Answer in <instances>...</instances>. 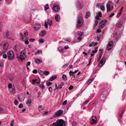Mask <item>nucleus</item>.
I'll list each match as a JSON object with an SVG mask.
<instances>
[{"label": "nucleus", "mask_w": 126, "mask_h": 126, "mask_svg": "<svg viewBox=\"0 0 126 126\" xmlns=\"http://www.w3.org/2000/svg\"><path fill=\"white\" fill-rule=\"evenodd\" d=\"M65 123L63 120L60 119L56 120V122L53 123L50 126H65Z\"/></svg>", "instance_id": "f257e3e1"}, {"label": "nucleus", "mask_w": 126, "mask_h": 126, "mask_svg": "<svg viewBox=\"0 0 126 126\" xmlns=\"http://www.w3.org/2000/svg\"><path fill=\"white\" fill-rule=\"evenodd\" d=\"M8 58L9 60H13L15 57V54L11 50L8 51L7 53Z\"/></svg>", "instance_id": "f03ea898"}, {"label": "nucleus", "mask_w": 126, "mask_h": 126, "mask_svg": "<svg viewBox=\"0 0 126 126\" xmlns=\"http://www.w3.org/2000/svg\"><path fill=\"white\" fill-rule=\"evenodd\" d=\"M77 23L76 26L77 28L79 27L82 26L83 23V20L82 17H78Z\"/></svg>", "instance_id": "7ed1b4c3"}, {"label": "nucleus", "mask_w": 126, "mask_h": 126, "mask_svg": "<svg viewBox=\"0 0 126 126\" xmlns=\"http://www.w3.org/2000/svg\"><path fill=\"white\" fill-rule=\"evenodd\" d=\"M26 51L25 49H24L21 51L20 52V55L18 57V59L21 60H24L25 58L24 56H25Z\"/></svg>", "instance_id": "20e7f679"}, {"label": "nucleus", "mask_w": 126, "mask_h": 126, "mask_svg": "<svg viewBox=\"0 0 126 126\" xmlns=\"http://www.w3.org/2000/svg\"><path fill=\"white\" fill-rule=\"evenodd\" d=\"M0 46L3 48L4 50H6L7 49L8 47V43L4 41L2 42L1 44H0Z\"/></svg>", "instance_id": "39448f33"}, {"label": "nucleus", "mask_w": 126, "mask_h": 126, "mask_svg": "<svg viewBox=\"0 0 126 126\" xmlns=\"http://www.w3.org/2000/svg\"><path fill=\"white\" fill-rule=\"evenodd\" d=\"M105 57L104 56L100 61L98 64V66L99 67H101L104 64L105 62Z\"/></svg>", "instance_id": "423d86ee"}, {"label": "nucleus", "mask_w": 126, "mask_h": 126, "mask_svg": "<svg viewBox=\"0 0 126 126\" xmlns=\"http://www.w3.org/2000/svg\"><path fill=\"white\" fill-rule=\"evenodd\" d=\"M113 41H110L108 44L107 49L108 50H110L112 48L113 46Z\"/></svg>", "instance_id": "0eeeda50"}, {"label": "nucleus", "mask_w": 126, "mask_h": 126, "mask_svg": "<svg viewBox=\"0 0 126 126\" xmlns=\"http://www.w3.org/2000/svg\"><path fill=\"white\" fill-rule=\"evenodd\" d=\"M60 9L59 5L57 4H55L52 8L53 10L55 12H58Z\"/></svg>", "instance_id": "6e6552de"}, {"label": "nucleus", "mask_w": 126, "mask_h": 126, "mask_svg": "<svg viewBox=\"0 0 126 126\" xmlns=\"http://www.w3.org/2000/svg\"><path fill=\"white\" fill-rule=\"evenodd\" d=\"M97 122V120L96 117L95 116H93L92 118V119L90 120V123L91 125L96 123Z\"/></svg>", "instance_id": "1a4fd4ad"}, {"label": "nucleus", "mask_w": 126, "mask_h": 126, "mask_svg": "<svg viewBox=\"0 0 126 126\" xmlns=\"http://www.w3.org/2000/svg\"><path fill=\"white\" fill-rule=\"evenodd\" d=\"M34 30L35 31H37L39 30L41 28V26L40 24L38 23H36L33 25Z\"/></svg>", "instance_id": "9d476101"}, {"label": "nucleus", "mask_w": 126, "mask_h": 126, "mask_svg": "<svg viewBox=\"0 0 126 126\" xmlns=\"http://www.w3.org/2000/svg\"><path fill=\"white\" fill-rule=\"evenodd\" d=\"M107 22V21L106 20H102L100 23V27L101 28H103L104 26L106 23Z\"/></svg>", "instance_id": "9b49d317"}, {"label": "nucleus", "mask_w": 126, "mask_h": 126, "mask_svg": "<svg viewBox=\"0 0 126 126\" xmlns=\"http://www.w3.org/2000/svg\"><path fill=\"white\" fill-rule=\"evenodd\" d=\"M63 110H60L57 111L55 113L56 117H57L63 114Z\"/></svg>", "instance_id": "f8f14e48"}, {"label": "nucleus", "mask_w": 126, "mask_h": 126, "mask_svg": "<svg viewBox=\"0 0 126 126\" xmlns=\"http://www.w3.org/2000/svg\"><path fill=\"white\" fill-rule=\"evenodd\" d=\"M23 31H21V32H20V38L21 40L22 41H23V40L25 38L26 39L27 37L24 36L22 34V32H23Z\"/></svg>", "instance_id": "ddd939ff"}, {"label": "nucleus", "mask_w": 126, "mask_h": 126, "mask_svg": "<svg viewBox=\"0 0 126 126\" xmlns=\"http://www.w3.org/2000/svg\"><path fill=\"white\" fill-rule=\"evenodd\" d=\"M55 18L57 22H58L60 21V16L59 15H56L55 17Z\"/></svg>", "instance_id": "4468645a"}, {"label": "nucleus", "mask_w": 126, "mask_h": 126, "mask_svg": "<svg viewBox=\"0 0 126 126\" xmlns=\"http://www.w3.org/2000/svg\"><path fill=\"white\" fill-rule=\"evenodd\" d=\"M107 12L110 10V3H108L106 5Z\"/></svg>", "instance_id": "2eb2a0df"}, {"label": "nucleus", "mask_w": 126, "mask_h": 126, "mask_svg": "<svg viewBox=\"0 0 126 126\" xmlns=\"http://www.w3.org/2000/svg\"><path fill=\"white\" fill-rule=\"evenodd\" d=\"M34 61L36 63L38 64H40L42 62L41 60L37 58L35 59L34 60Z\"/></svg>", "instance_id": "dca6fc26"}, {"label": "nucleus", "mask_w": 126, "mask_h": 126, "mask_svg": "<svg viewBox=\"0 0 126 126\" xmlns=\"http://www.w3.org/2000/svg\"><path fill=\"white\" fill-rule=\"evenodd\" d=\"M44 107L42 105H40L38 106V110L39 111H40L44 110Z\"/></svg>", "instance_id": "f3484780"}, {"label": "nucleus", "mask_w": 126, "mask_h": 126, "mask_svg": "<svg viewBox=\"0 0 126 126\" xmlns=\"http://www.w3.org/2000/svg\"><path fill=\"white\" fill-rule=\"evenodd\" d=\"M46 34V31L45 30H42L39 34L40 36H42Z\"/></svg>", "instance_id": "a211bd4d"}, {"label": "nucleus", "mask_w": 126, "mask_h": 126, "mask_svg": "<svg viewBox=\"0 0 126 126\" xmlns=\"http://www.w3.org/2000/svg\"><path fill=\"white\" fill-rule=\"evenodd\" d=\"M99 4H98V5L100 7V10L102 11H104L105 9L104 6L103 5H99Z\"/></svg>", "instance_id": "6ab92c4d"}, {"label": "nucleus", "mask_w": 126, "mask_h": 126, "mask_svg": "<svg viewBox=\"0 0 126 126\" xmlns=\"http://www.w3.org/2000/svg\"><path fill=\"white\" fill-rule=\"evenodd\" d=\"M94 79V78L93 77L91 79H89L87 82V84L88 85L90 84Z\"/></svg>", "instance_id": "aec40b11"}, {"label": "nucleus", "mask_w": 126, "mask_h": 126, "mask_svg": "<svg viewBox=\"0 0 126 126\" xmlns=\"http://www.w3.org/2000/svg\"><path fill=\"white\" fill-rule=\"evenodd\" d=\"M32 102V101L31 99H28L27 100L26 104L27 105H30Z\"/></svg>", "instance_id": "412c9836"}, {"label": "nucleus", "mask_w": 126, "mask_h": 126, "mask_svg": "<svg viewBox=\"0 0 126 126\" xmlns=\"http://www.w3.org/2000/svg\"><path fill=\"white\" fill-rule=\"evenodd\" d=\"M90 13L89 12H87L85 16V18H88L89 16H90Z\"/></svg>", "instance_id": "4be33fe9"}, {"label": "nucleus", "mask_w": 126, "mask_h": 126, "mask_svg": "<svg viewBox=\"0 0 126 126\" xmlns=\"http://www.w3.org/2000/svg\"><path fill=\"white\" fill-rule=\"evenodd\" d=\"M69 73L70 74V76L72 75L73 77L74 78L75 77V74H74L75 73H74L72 72L71 71H70L69 72Z\"/></svg>", "instance_id": "5701e85b"}, {"label": "nucleus", "mask_w": 126, "mask_h": 126, "mask_svg": "<svg viewBox=\"0 0 126 126\" xmlns=\"http://www.w3.org/2000/svg\"><path fill=\"white\" fill-rule=\"evenodd\" d=\"M63 79L64 81H66L67 80V77L65 75H63L62 76Z\"/></svg>", "instance_id": "b1692460"}, {"label": "nucleus", "mask_w": 126, "mask_h": 126, "mask_svg": "<svg viewBox=\"0 0 126 126\" xmlns=\"http://www.w3.org/2000/svg\"><path fill=\"white\" fill-rule=\"evenodd\" d=\"M77 5L79 8H81L82 7L81 3L79 2H78L77 3Z\"/></svg>", "instance_id": "393cba45"}, {"label": "nucleus", "mask_w": 126, "mask_h": 126, "mask_svg": "<svg viewBox=\"0 0 126 126\" xmlns=\"http://www.w3.org/2000/svg\"><path fill=\"white\" fill-rule=\"evenodd\" d=\"M123 8H124L123 7H122L121 8V9L120 10V12L117 15L118 17H119L121 15V13L122 12V10L123 9Z\"/></svg>", "instance_id": "a878e982"}, {"label": "nucleus", "mask_w": 126, "mask_h": 126, "mask_svg": "<svg viewBox=\"0 0 126 126\" xmlns=\"http://www.w3.org/2000/svg\"><path fill=\"white\" fill-rule=\"evenodd\" d=\"M56 77V76H52L49 79V80L50 81H52L54 79H55Z\"/></svg>", "instance_id": "bb28decb"}, {"label": "nucleus", "mask_w": 126, "mask_h": 126, "mask_svg": "<svg viewBox=\"0 0 126 126\" xmlns=\"http://www.w3.org/2000/svg\"><path fill=\"white\" fill-rule=\"evenodd\" d=\"M39 86L40 88H41L42 89H43L45 88V87L43 83L39 84Z\"/></svg>", "instance_id": "cd10ccee"}, {"label": "nucleus", "mask_w": 126, "mask_h": 126, "mask_svg": "<svg viewBox=\"0 0 126 126\" xmlns=\"http://www.w3.org/2000/svg\"><path fill=\"white\" fill-rule=\"evenodd\" d=\"M18 98L20 101H23L24 100V97H22L21 98V97H20L18 96Z\"/></svg>", "instance_id": "c85d7f7f"}, {"label": "nucleus", "mask_w": 126, "mask_h": 126, "mask_svg": "<svg viewBox=\"0 0 126 126\" xmlns=\"http://www.w3.org/2000/svg\"><path fill=\"white\" fill-rule=\"evenodd\" d=\"M102 52H100L99 53V56L97 59V61L99 62L100 60L102 55Z\"/></svg>", "instance_id": "c756f323"}, {"label": "nucleus", "mask_w": 126, "mask_h": 126, "mask_svg": "<svg viewBox=\"0 0 126 126\" xmlns=\"http://www.w3.org/2000/svg\"><path fill=\"white\" fill-rule=\"evenodd\" d=\"M47 23L49 25H51L52 23V21L51 20H50L49 19L47 20Z\"/></svg>", "instance_id": "7c9ffc66"}, {"label": "nucleus", "mask_w": 126, "mask_h": 126, "mask_svg": "<svg viewBox=\"0 0 126 126\" xmlns=\"http://www.w3.org/2000/svg\"><path fill=\"white\" fill-rule=\"evenodd\" d=\"M121 22H119L118 23H117L116 26L118 27H119L121 26L122 24Z\"/></svg>", "instance_id": "2f4dec72"}, {"label": "nucleus", "mask_w": 126, "mask_h": 126, "mask_svg": "<svg viewBox=\"0 0 126 126\" xmlns=\"http://www.w3.org/2000/svg\"><path fill=\"white\" fill-rule=\"evenodd\" d=\"M98 23V21L97 20H95V21L93 25V27H94L96 26L97 25Z\"/></svg>", "instance_id": "473e14b6"}, {"label": "nucleus", "mask_w": 126, "mask_h": 126, "mask_svg": "<svg viewBox=\"0 0 126 126\" xmlns=\"http://www.w3.org/2000/svg\"><path fill=\"white\" fill-rule=\"evenodd\" d=\"M78 33L79 36H82L83 34V32H81L80 31L78 32Z\"/></svg>", "instance_id": "72a5a7b5"}, {"label": "nucleus", "mask_w": 126, "mask_h": 126, "mask_svg": "<svg viewBox=\"0 0 126 126\" xmlns=\"http://www.w3.org/2000/svg\"><path fill=\"white\" fill-rule=\"evenodd\" d=\"M8 57L7 55L6 54H4L2 55V58L4 59H6Z\"/></svg>", "instance_id": "f704fd0d"}, {"label": "nucleus", "mask_w": 126, "mask_h": 126, "mask_svg": "<svg viewBox=\"0 0 126 126\" xmlns=\"http://www.w3.org/2000/svg\"><path fill=\"white\" fill-rule=\"evenodd\" d=\"M58 50L60 52H62L63 51V49L62 47H60L58 48Z\"/></svg>", "instance_id": "c9c22d12"}, {"label": "nucleus", "mask_w": 126, "mask_h": 126, "mask_svg": "<svg viewBox=\"0 0 126 126\" xmlns=\"http://www.w3.org/2000/svg\"><path fill=\"white\" fill-rule=\"evenodd\" d=\"M46 85L47 86H49L52 84V82L47 81L46 82Z\"/></svg>", "instance_id": "e433bc0d"}, {"label": "nucleus", "mask_w": 126, "mask_h": 126, "mask_svg": "<svg viewBox=\"0 0 126 126\" xmlns=\"http://www.w3.org/2000/svg\"><path fill=\"white\" fill-rule=\"evenodd\" d=\"M72 124L73 126H76L77 123L76 122L74 121L72 123Z\"/></svg>", "instance_id": "4c0bfd02"}, {"label": "nucleus", "mask_w": 126, "mask_h": 126, "mask_svg": "<svg viewBox=\"0 0 126 126\" xmlns=\"http://www.w3.org/2000/svg\"><path fill=\"white\" fill-rule=\"evenodd\" d=\"M14 120H12L11 121V124L10 125V126H14Z\"/></svg>", "instance_id": "58836bf2"}, {"label": "nucleus", "mask_w": 126, "mask_h": 126, "mask_svg": "<svg viewBox=\"0 0 126 126\" xmlns=\"http://www.w3.org/2000/svg\"><path fill=\"white\" fill-rule=\"evenodd\" d=\"M49 8L48 5L47 4L45 7V10H47Z\"/></svg>", "instance_id": "ea45409f"}, {"label": "nucleus", "mask_w": 126, "mask_h": 126, "mask_svg": "<svg viewBox=\"0 0 126 126\" xmlns=\"http://www.w3.org/2000/svg\"><path fill=\"white\" fill-rule=\"evenodd\" d=\"M44 74L46 75H48L49 74V72L48 71H45L44 72Z\"/></svg>", "instance_id": "a19ab883"}, {"label": "nucleus", "mask_w": 126, "mask_h": 126, "mask_svg": "<svg viewBox=\"0 0 126 126\" xmlns=\"http://www.w3.org/2000/svg\"><path fill=\"white\" fill-rule=\"evenodd\" d=\"M23 107V105L22 104H20L18 106V107L20 109L22 108Z\"/></svg>", "instance_id": "79ce46f5"}, {"label": "nucleus", "mask_w": 126, "mask_h": 126, "mask_svg": "<svg viewBox=\"0 0 126 126\" xmlns=\"http://www.w3.org/2000/svg\"><path fill=\"white\" fill-rule=\"evenodd\" d=\"M42 52V51L41 50H37L36 51V52H35V54H36L37 53H41Z\"/></svg>", "instance_id": "37998d69"}, {"label": "nucleus", "mask_w": 126, "mask_h": 126, "mask_svg": "<svg viewBox=\"0 0 126 126\" xmlns=\"http://www.w3.org/2000/svg\"><path fill=\"white\" fill-rule=\"evenodd\" d=\"M48 112L47 111H46L42 115L43 116H44L45 115H47L48 113Z\"/></svg>", "instance_id": "c03bdc74"}, {"label": "nucleus", "mask_w": 126, "mask_h": 126, "mask_svg": "<svg viewBox=\"0 0 126 126\" xmlns=\"http://www.w3.org/2000/svg\"><path fill=\"white\" fill-rule=\"evenodd\" d=\"M125 110H123L121 114L120 115V116L121 118H122V117L123 114H124Z\"/></svg>", "instance_id": "a18cd8bd"}, {"label": "nucleus", "mask_w": 126, "mask_h": 126, "mask_svg": "<svg viewBox=\"0 0 126 126\" xmlns=\"http://www.w3.org/2000/svg\"><path fill=\"white\" fill-rule=\"evenodd\" d=\"M8 88L9 89H11L12 88V84L11 83H9L8 85Z\"/></svg>", "instance_id": "49530a36"}, {"label": "nucleus", "mask_w": 126, "mask_h": 126, "mask_svg": "<svg viewBox=\"0 0 126 126\" xmlns=\"http://www.w3.org/2000/svg\"><path fill=\"white\" fill-rule=\"evenodd\" d=\"M67 102V101L65 100L62 103V105H65L66 104Z\"/></svg>", "instance_id": "de8ad7c7"}, {"label": "nucleus", "mask_w": 126, "mask_h": 126, "mask_svg": "<svg viewBox=\"0 0 126 126\" xmlns=\"http://www.w3.org/2000/svg\"><path fill=\"white\" fill-rule=\"evenodd\" d=\"M14 103L16 105H17L18 103V101L17 100H15L14 102Z\"/></svg>", "instance_id": "09e8293b"}, {"label": "nucleus", "mask_w": 126, "mask_h": 126, "mask_svg": "<svg viewBox=\"0 0 126 126\" xmlns=\"http://www.w3.org/2000/svg\"><path fill=\"white\" fill-rule=\"evenodd\" d=\"M47 23V22H45V26L46 28H48Z\"/></svg>", "instance_id": "8fccbe9b"}, {"label": "nucleus", "mask_w": 126, "mask_h": 126, "mask_svg": "<svg viewBox=\"0 0 126 126\" xmlns=\"http://www.w3.org/2000/svg\"><path fill=\"white\" fill-rule=\"evenodd\" d=\"M98 15L99 16L101 17L102 16V13L101 12H99L98 13Z\"/></svg>", "instance_id": "3c124183"}, {"label": "nucleus", "mask_w": 126, "mask_h": 126, "mask_svg": "<svg viewBox=\"0 0 126 126\" xmlns=\"http://www.w3.org/2000/svg\"><path fill=\"white\" fill-rule=\"evenodd\" d=\"M39 42L41 43H43L44 42V39H41L39 40Z\"/></svg>", "instance_id": "603ef678"}, {"label": "nucleus", "mask_w": 126, "mask_h": 126, "mask_svg": "<svg viewBox=\"0 0 126 126\" xmlns=\"http://www.w3.org/2000/svg\"><path fill=\"white\" fill-rule=\"evenodd\" d=\"M48 90L50 93L52 92V89L51 87H50L48 88Z\"/></svg>", "instance_id": "864d4df0"}, {"label": "nucleus", "mask_w": 126, "mask_h": 126, "mask_svg": "<svg viewBox=\"0 0 126 126\" xmlns=\"http://www.w3.org/2000/svg\"><path fill=\"white\" fill-rule=\"evenodd\" d=\"M97 51V50L96 49H95V50H93L92 52V53H96Z\"/></svg>", "instance_id": "5fc2aeb1"}, {"label": "nucleus", "mask_w": 126, "mask_h": 126, "mask_svg": "<svg viewBox=\"0 0 126 126\" xmlns=\"http://www.w3.org/2000/svg\"><path fill=\"white\" fill-rule=\"evenodd\" d=\"M94 43L93 42H92L89 45V46L90 47H92L93 45H94Z\"/></svg>", "instance_id": "6e6d98bb"}, {"label": "nucleus", "mask_w": 126, "mask_h": 126, "mask_svg": "<svg viewBox=\"0 0 126 126\" xmlns=\"http://www.w3.org/2000/svg\"><path fill=\"white\" fill-rule=\"evenodd\" d=\"M38 72L41 75H42L43 74H44V73H43V71L41 70H39Z\"/></svg>", "instance_id": "4d7b16f0"}, {"label": "nucleus", "mask_w": 126, "mask_h": 126, "mask_svg": "<svg viewBox=\"0 0 126 126\" xmlns=\"http://www.w3.org/2000/svg\"><path fill=\"white\" fill-rule=\"evenodd\" d=\"M89 102V100H86L83 103L84 104H87Z\"/></svg>", "instance_id": "13d9d810"}, {"label": "nucleus", "mask_w": 126, "mask_h": 126, "mask_svg": "<svg viewBox=\"0 0 126 126\" xmlns=\"http://www.w3.org/2000/svg\"><path fill=\"white\" fill-rule=\"evenodd\" d=\"M29 41L30 42H33L35 41V39L33 38H31L30 39Z\"/></svg>", "instance_id": "bf43d9fd"}, {"label": "nucleus", "mask_w": 126, "mask_h": 126, "mask_svg": "<svg viewBox=\"0 0 126 126\" xmlns=\"http://www.w3.org/2000/svg\"><path fill=\"white\" fill-rule=\"evenodd\" d=\"M32 72L34 74H36L37 72V70L36 69H35Z\"/></svg>", "instance_id": "052dcab7"}, {"label": "nucleus", "mask_w": 126, "mask_h": 126, "mask_svg": "<svg viewBox=\"0 0 126 126\" xmlns=\"http://www.w3.org/2000/svg\"><path fill=\"white\" fill-rule=\"evenodd\" d=\"M114 15V13H112L109 15V17H111L112 16H113Z\"/></svg>", "instance_id": "680f3d73"}, {"label": "nucleus", "mask_w": 126, "mask_h": 126, "mask_svg": "<svg viewBox=\"0 0 126 126\" xmlns=\"http://www.w3.org/2000/svg\"><path fill=\"white\" fill-rule=\"evenodd\" d=\"M73 87V86H72V85H71L68 88V89L69 90H71L72 89Z\"/></svg>", "instance_id": "e2e57ef3"}, {"label": "nucleus", "mask_w": 126, "mask_h": 126, "mask_svg": "<svg viewBox=\"0 0 126 126\" xmlns=\"http://www.w3.org/2000/svg\"><path fill=\"white\" fill-rule=\"evenodd\" d=\"M97 32L98 33H99L101 32V30L100 29H98L97 30Z\"/></svg>", "instance_id": "0e129e2a"}, {"label": "nucleus", "mask_w": 126, "mask_h": 126, "mask_svg": "<svg viewBox=\"0 0 126 126\" xmlns=\"http://www.w3.org/2000/svg\"><path fill=\"white\" fill-rule=\"evenodd\" d=\"M68 64H65L63 66V67L64 68L68 66Z\"/></svg>", "instance_id": "69168bd1"}, {"label": "nucleus", "mask_w": 126, "mask_h": 126, "mask_svg": "<svg viewBox=\"0 0 126 126\" xmlns=\"http://www.w3.org/2000/svg\"><path fill=\"white\" fill-rule=\"evenodd\" d=\"M95 18L96 19H97V20H99L100 18L99 16L97 15H96V16Z\"/></svg>", "instance_id": "338daca9"}, {"label": "nucleus", "mask_w": 126, "mask_h": 126, "mask_svg": "<svg viewBox=\"0 0 126 126\" xmlns=\"http://www.w3.org/2000/svg\"><path fill=\"white\" fill-rule=\"evenodd\" d=\"M69 48V47L68 46H66L64 47V49H68Z\"/></svg>", "instance_id": "774afa93"}]
</instances>
